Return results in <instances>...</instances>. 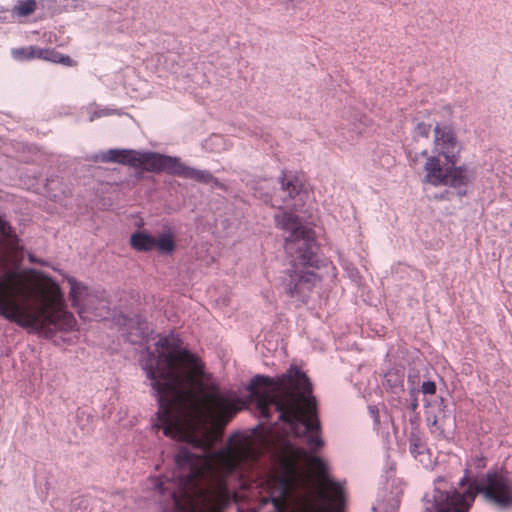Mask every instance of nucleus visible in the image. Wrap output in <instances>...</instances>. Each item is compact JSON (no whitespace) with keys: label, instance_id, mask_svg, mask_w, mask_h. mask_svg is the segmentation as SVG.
<instances>
[{"label":"nucleus","instance_id":"nucleus-6","mask_svg":"<svg viewBox=\"0 0 512 512\" xmlns=\"http://www.w3.org/2000/svg\"><path fill=\"white\" fill-rule=\"evenodd\" d=\"M72 304L78 310V315L84 320H93L102 317L105 302L95 292H91L83 283L74 278L68 280Z\"/></svg>","mask_w":512,"mask_h":512},{"label":"nucleus","instance_id":"nucleus-1","mask_svg":"<svg viewBox=\"0 0 512 512\" xmlns=\"http://www.w3.org/2000/svg\"><path fill=\"white\" fill-rule=\"evenodd\" d=\"M11 229L0 226V316L39 334L75 330L77 321L67 310L59 285L50 278L39 279L33 269L20 267L22 247Z\"/></svg>","mask_w":512,"mask_h":512},{"label":"nucleus","instance_id":"nucleus-2","mask_svg":"<svg viewBox=\"0 0 512 512\" xmlns=\"http://www.w3.org/2000/svg\"><path fill=\"white\" fill-rule=\"evenodd\" d=\"M260 416L269 421L272 410L279 412V420L290 425L296 433L300 425L304 432H311L307 445L317 451L324 444L319 436L320 421L317 416L316 399L311 395L312 387L306 374L297 367L276 378L256 375L249 384Z\"/></svg>","mask_w":512,"mask_h":512},{"label":"nucleus","instance_id":"nucleus-14","mask_svg":"<svg viewBox=\"0 0 512 512\" xmlns=\"http://www.w3.org/2000/svg\"><path fill=\"white\" fill-rule=\"evenodd\" d=\"M40 59L55 64H61L67 67L77 66V62L73 60L70 56L61 54L54 48H42Z\"/></svg>","mask_w":512,"mask_h":512},{"label":"nucleus","instance_id":"nucleus-17","mask_svg":"<svg viewBox=\"0 0 512 512\" xmlns=\"http://www.w3.org/2000/svg\"><path fill=\"white\" fill-rule=\"evenodd\" d=\"M409 450L410 453L416 458L424 454L426 446L419 436L413 434L409 439Z\"/></svg>","mask_w":512,"mask_h":512},{"label":"nucleus","instance_id":"nucleus-11","mask_svg":"<svg viewBox=\"0 0 512 512\" xmlns=\"http://www.w3.org/2000/svg\"><path fill=\"white\" fill-rule=\"evenodd\" d=\"M441 156H428L424 165V180L433 186H442L447 175L448 167H444Z\"/></svg>","mask_w":512,"mask_h":512},{"label":"nucleus","instance_id":"nucleus-20","mask_svg":"<svg viewBox=\"0 0 512 512\" xmlns=\"http://www.w3.org/2000/svg\"><path fill=\"white\" fill-rule=\"evenodd\" d=\"M109 111L107 109H104V110H100V111H95L91 116H90V121H93L94 119L96 118H100L102 116H106V115H109Z\"/></svg>","mask_w":512,"mask_h":512},{"label":"nucleus","instance_id":"nucleus-3","mask_svg":"<svg viewBox=\"0 0 512 512\" xmlns=\"http://www.w3.org/2000/svg\"><path fill=\"white\" fill-rule=\"evenodd\" d=\"M288 235L285 236V251L290 257L293 270L285 278L283 285L286 294L305 302L316 283L318 275L309 268H318V246L315 233L308 226H283Z\"/></svg>","mask_w":512,"mask_h":512},{"label":"nucleus","instance_id":"nucleus-18","mask_svg":"<svg viewBox=\"0 0 512 512\" xmlns=\"http://www.w3.org/2000/svg\"><path fill=\"white\" fill-rule=\"evenodd\" d=\"M431 126L426 123H419L415 128V133L420 137H428L430 133Z\"/></svg>","mask_w":512,"mask_h":512},{"label":"nucleus","instance_id":"nucleus-8","mask_svg":"<svg viewBox=\"0 0 512 512\" xmlns=\"http://www.w3.org/2000/svg\"><path fill=\"white\" fill-rule=\"evenodd\" d=\"M130 244L136 251L148 252L156 249L163 255H172L176 249L175 239L171 233L152 236L142 231L135 232L131 235Z\"/></svg>","mask_w":512,"mask_h":512},{"label":"nucleus","instance_id":"nucleus-5","mask_svg":"<svg viewBox=\"0 0 512 512\" xmlns=\"http://www.w3.org/2000/svg\"><path fill=\"white\" fill-rule=\"evenodd\" d=\"M281 199H272V205L278 207L283 214L281 224H302V220L296 213L305 205L306 192L303 190V182L299 177L282 173L280 178Z\"/></svg>","mask_w":512,"mask_h":512},{"label":"nucleus","instance_id":"nucleus-13","mask_svg":"<svg viewBox=\"0 0 512 512\" xmlns=\"http://www.w3.org/2000/svg\"><path fill=\"white\" fill-rule=\"evenodd\" d=\"M138 154L139 151L134 150L110 149L102 154L101 160L103 162L120 163L137 168Z\"/></svg>","mask_w":512,"mask_h":512},{"label":"nucleus","instance_id":"nucleus-4","mask_svg":"<svg viewBox=\"0 0 512 512\" xmlns=\"http://www.w3.org/2000/svg\"><path fill=\"white\" fill-rule=\"evenodd\" d=\"M477 494L501 508L512 507V481L503 474L488 472L482 478L473 480L464 493L436 490V512H468Z\"/></svg>","mask_w":512,"mask_h":512},{"label":"nucleus","instance_id":"nucleus-7","mask_svg":"<svg viewBox=\"0 0 512 512\" xmlns=\"http://www.w3.org/2000/svg\"><path fill=\"white\" fill-rule=\"evenodd\" d=\"M462 149L451 125L440 123L435 125L433 151L436 155L443 157L448 165H455L460 159Z\"/></svg>","mask_w":512,"mask_h":512},{"label":"nucleus","instance_id":"nucleus-9","mask_svg":"<svg viewBox=\"0 0 512 512\" xmlns=\"http://www.w3.org/2000/svg\"><path fill=\"white\" fill-rule=\"evenodd\" d=\"M178 158L162 155L155 152H139L137 168L148 172H162L175 175Z\"/></svg>","mask_w":512,"mask_h":512},{"label":"nucleus","instance_id":"nucleus-21","mask_svg":"<svg viewBox=\"0 0 512 512\" xmlns=\"http://www.w3.org/2000/svg\"><path fill=\"white\" fill-rule=\"evenodd\" d=\"M29 260L31 263L37 262V260L35 259V257L32 254H29Z\"/></svg>","mask_w":512,"mask_h":512},{"label":"nucleus","instance_id":"nucleus-12","mask_svg":"<svg viewBox=\"0 0 512 512\" xmlns=\"http://www.w3.org/2000/svg\"><path fill=\"white\" fill-rule=\"evenodd\" d=\"M175 175L187 179H193L200 183L212 184L216 187L223 188V184H221L209 171L207 170H198L183 164L180 160H178V164L176 166Z\"/></svg>","mask_w":512,"mask_h":512},{"label":"nucleus","instance_id":"nucleus-16","mask_svg":"<svg viewBox=\"0 0 512 512\" xmlns=\"http://www.w3.org/2000/svg\"><path fill=\"white\" fill-rule=\"evenodd\" d=\"M41 50V47L32 45L13 49L11 53L13 58L18 61H30L40 59Z\"/></svg>","mask_w":512,"mask_h":512},{"label":"nucleus","instance_id":"nucleus-15","mask_svg":"<svg viewBox=\"0 0 512 512\" xmlns=\"http://www.w3.org/2000/svg\"><path fill=\"white\" fill-rule=\"evenodd\" d=\"M36 9V0H17L11 10V13L18 18H23L32 15Z\"/></svg>","mask_w":512,"mask_h":512},{"label":"nucleus","instance_id":"nucleus-10","mask_svg":"<svg viewBox=\"0 0 512 512\" xmlns=\"http://www.w3.org/2000/svg\"><path fill=\"white\" fill-rule=\"evenodd\" d=\"M474 178V172L466 164L449 165L447 175L442 186L461 188L469 185Z\"/></svg>","mask_w":512,"mask_h":512},{"label":"nucleus","instance_id":"nucleus-19","mask_svg":"<svg viewBox=\"0 0 512 512\" xmlns=\"http://www.w3.org/2000/svg\"><path fill=\"white\" fill-rule=\"evenodd\" d=\"M424 394L434 395L436 393V384L433 381H426L422 384Z\"/></svg>","mask_w":512,"mask_h":512}]
</instances>
